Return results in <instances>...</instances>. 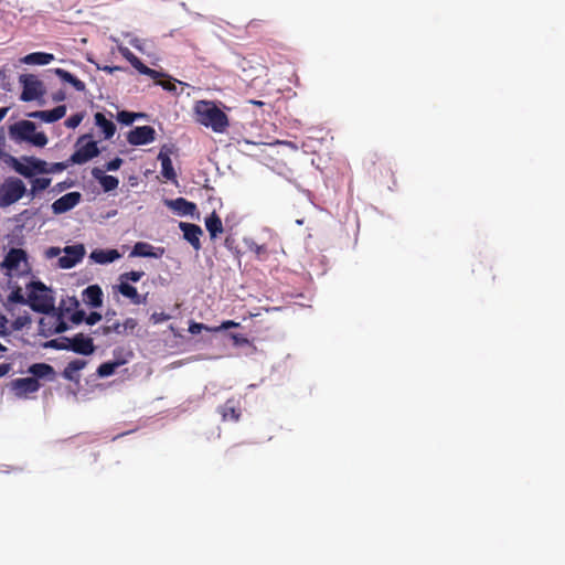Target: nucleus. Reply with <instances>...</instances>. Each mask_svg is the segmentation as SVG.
<instances>
[{
  "mask_svg": "<svg viewBox=\"0 0 565 565\" xmlns=\"http://www.w3.org/2000/svg\"><path fill=\"white\" fill-rule=\"evenodd\" d=\"M193 113H195L196 122L213 130V132L223 134L227 130V115L221 110L214 102L205 99L196 102L195 107H193Z\"/></svg>",
  "mask_w": 565,
  "mask_h": 565,
  "instance_id": "f257e3e1",
  "label": "nucleus"
},
{
  "mask_svg": "<svg viewBox=\"0 0 565 565\" xmlns=\"http://www.w3.org/2000/svg\"><path fill=\"white\" fill-rule=\"evenodd\" d=\"M8 136L17 143H30L33 147L43 148L47 145V136L42 131H35V125L28 119H21L8 127Z\"/></svg>",
  "mask_w": 565,
  "mask_h": 565,
  "instance_id": "f03ea898",
  "label": "nucleus"
},
{
  "mask_svg": "<svg viewBox=\"0 0 565 565\" xmlns=\"http://www.w3.org/2000/svg\"><path fill=\"white\" fill-rule=\"evenodd\" d=\"M78 306L79 302L75 297L62 299L61 305H58V312L50 315L47 318H41L40 326L42 332L63 333L68 330V324H66L63 318L71 311L79 310Z\"/></svg>",
  "mask_w": 565,
  "mask_h": 565,
  "instance_id": "7ed1b4c3",
  "label": "nucleus"
},
{
  "mask_svg": "<svg viewBox=\"0 0 565 565\" xmlns=\"http://www.w3.org/2000/svg\"><path fill=\"white\" fill-rule=\"evenodd\" d=\"M28 288H30V295H28L26 303H30L33 310L46 315L55 311L52 291L49 288L40 281H31Z\"/></svg>",
  "mask_w": 565,
  "mask_h": 565,
  "instance_id": "20e7f679",
  "label": "nucleus"
},
{
  "mask_svg": "<svg viewBox=\"0 0 565 565\" xmlns=\"http://www.w3.org/2000/svg\"><path fill=\"white\" fill-rule=\"evenodd\" d=\"M25 194V185L17 177H9L0 184V207H8L20 201Z\"/></svg>",
  "mask_w": 565,
  "mask_h": 565,
  "instance_id": "39448f33",
  "label": "nucleus"
},
{
  "mask_svg": "<svg viewBox=\"0 0 565 565\" xmlns=\"http://www.w3.org/2000/svg\"><path fill=\"white\" fill-rule=\"evenodd\" d=\"M10 167L18 174L24 178H32L36 174L47 173V162L35 157L10 158Z\"/></svg>",
  "mask_w": 565,
  "mask_h": 565,
  "instance_id": "423d86ee",
  "label": "nucleus"
},
{
  "mask_svg": "<svg viewBox=\"0 0 565 565\" xmlns=\"http://www.w3.org/2000/svg\"><path fill=\"white\" fill-rule=\"evenodd\" d=\"M89 136H83L78 138L77 145H75V151L68 158L71 164H84L89 160L98 157L99 149L94 140H86Z\"/></svg>",
  "mask_w": 565,
  "mask_h": 565,
  "instance_id": "0eeeda50",
  "label": "nucleus"
},
{
  "mask_svg": "<svg viewBox=\"0 0 565 565\" xmlns=\"http://www.w3.org/2000/svg\"><path fill=\"white\" fill-rule=\"evenodd\" d=\"M20 84L23 86L20 99L23 102L35 100L43 96V85L34 74H21Z\"/></svg>",
  "mask_w": 565,
  "mask_h": 565,
  "instance_id": "6e6552de",
  "label": "nucleus"
},
{
  "mask_svg": "<svg viewBox=\"0 0 565 565\" xmlns=\"http://www.w3.org/2000/svg\"><path fill=\"white\" fill-rule=\"evenodd\" d=\"M23 264V271H29L28 266V254L22 248H11L8 250L7 255H4L3 262H1V267L6 268L8 271H18L19 266Z\"/></svg>",
  "mask_w": 565,
  "mask_h": 565,
  "instance_id": "1a4fd4ad",
  "label": "nucleus"
},
{
  "mask_svg": "<svg viewBox=\"0 0 565 565\" xmlns=\"http://www.w3.org/2000/svg\"><path fill=\"white\" fill-rule=\"evenodd\" d=\"M85 256V247L82 244L68 245L64 247V255L58 257V267L62 269H71L81 263Z\"/></svg>",
  "mask_w": 565,
  "mask_h": 565,
  "instance_id": "9d476101",
  "label": "nucleus"
},
{
  "mask_svg": "<svg viewBox=\"0 0 565 565\" xmlns=\"http://www.w3.org/2000/svg\"><path fill=\"white\" fill-rule=\"evenodd\" d=\"M128 143L135 147L151 143L154 140V129L151 126L135 127L126 136Z\"/></svg>",
  "mask_w": 565,
  "mask_h": 565,
  "instance_id": "9b49d317",
  "label": "nucleus"
},
{
  "mask_svg": "<svg viewBox=\"0 0 565 565\" xmlns=\"http://www.w3.org/2000/svg\"><path fill=\"white\" fill-rule=\"evenodd\" d=\"M41 387L36 377H20L11 382V390L18 397H25L28 394L38 392Z\"/></svg>",
  "mask_w": 565,
  "mask_h": 565,
  "instance_id": "f8f14e48",
  "label": "nucleus"
},
{
  "mask_svg": "<svg viewBox=\"0 0 565 565\" xmlns=\"http://www.w3.org/2000/svg\"><path fill=\"white\" fill-rule=\"evenodd\" d=\"M79 201H82L81 193L75 191L71 193H65V195L52 202V213L63 214L78 205Z\"/></svg>",
  "mask_w": 565,
  "mask_h": 565,
  "instance_id": "ddd939ff",
  "label": "nucleus"
},
{
  "mask_svg": "<svg viewBox=\"0 0 565 565\" xmlns=\"http://www.w3.org/2000/svg\"><path fill=\"white\" fill-rule=\"evenodd\" d=\"M76 354H81L84 356L92 355L94 351L93 340L89 337H86L83 333L75 334L74 338L71 339V344H68V350Z\"/></svg>",
  "mask_w": 565,
  "mask_h": 565,
  "instance_id": "4468645a",
  "label": "nucleus"
},
{
  "mask_svg": "<svg viewBox=\"0 0 565 565\" xmlns=\"http://www.w3.org/2000/svg\"><path fill=\"white\" fill-rule=\"evenodd\" d=\"M179 228L183 233V239L189 242L190 246L193 247V249L199 250L201 249V242L200 237L202 235V230L200 225L193 224V223H179Z\"/></svg>",
  "mask_w": 565,
  "mask_h": 565,
  "instance_id": "2eb2a0df",
  "label": "nucleus"
},
{
  "mask_svg": "<svg viewBox=\"0 0 565 565\" xmlns=\"http://www.w3.org/2000/svg\"><path fill=\"white\" fill-rule=\"evenodd\" d=\"M66 107L64 105L55 106L51 110H36L28 114L30 118L40 119L46 124H54L65 116Z\"/></svg>",
  "mask_w": 565,
  "mask_h": 565,
  "instance_id": "dca6fc26",
  "label": "nucleus"
},
{
  "mask_svg": "<svg viewBox=\"0 0 565 565\" xmlns=\"http://www.w3.org/2000/svg\"><path fill=\"white\" fill-rule=\"evenodd\" d=\"M82 301L90 308L103 306V291L98 285H90L82 291Z\"/></svg>",
  "mask_w": 565,
  "mask_h": 565,
  "instance_id": "f3484780",
  "label": "nucleus"
},
{
  "mask_svg": "<svg viewBox=\"0 0 565 565\" xmlns=\"http://www.w3.org/2000/svg\"><path fill=\"white\" fill-rule=\"evenodd\" d=\"M163 254V248L159 247L157 248V252L154 250L153 246L143 243L138 242L132 246L131 253H129V257H152V258H159Z\"/></svg>",
  "mask_w": 565,
  "mask_h": 565,
  "instance_id": "a211bd4d",
  "label": "nucleus"
},
{
  "mask_svg": "<svg viewBox=\"0 0 565 565\" xmlns=\"http://www.w3.org/2000/svg\"><path fill=\"white\" fill-rule=\"evenodd\" d=\"M92 175L98 180L99 185H102V189L105 192L114 191L119 184V180L116 177L111 174H104L103 170L99 168H93Z\"/></svg>",
  "mask_w": 565,
  "mask_h": 565,
  "instance_id": "6ab92c4d",
  "label": "nucleus"
},
{
  "mask_svg": "<svg viewBox=\"0 0 565 565\" xmlns=\"http://www.w3.org/2000/svg\"><path fill=\"white\" fill-rule=\"evenodd\" d=\"M170 209L179 213L180 215H192L196 212V204L185 200L184 198H178L167 202Z\"/></svg>",
  "mask_w": 565,
  "mask_h": 565,
  "instance_id": "aec40b11",
  "label": "nucleus"
},
{
  "mask_svg": "<svg viewBox=\"0 0 565 565\" xmlns=\"http://www.w3.org/2000/svg\"><path fill=\"white\" fill-rule=\"evenodd\" d=\"M118 292L121 294V296L128 298L131 300V303L139 306L145 303V299H147V296H141L137 292L136 287L131 286L127 281H121L118 285Z\"/></svg>",
  "mask_w": 565,
  "mask_h": 565,
  "instance_id": "412c9836",
  "label": "nucleus"
},
{
  "mask_svg": "<svg viewBox=\"0 0 565 565\" xmlns=\"http://www.w3.org/2000/svg\"><path fill=\"white\" fill-rule=\"evenodd\" d=\"M52 72H54V74L57 75V77L61 78L62 82L74 87L75 90L85 92V83L73 76V74L67 72L66 70L55 67L54 70H52Z\"/></svg>",
  "mask_w": 565,
  "mask_h": 565,
  "instance_id": "4be33fe9",
  "label": "nucleus"
},
{
  "mask_svg": "<svg viewBox=\"0 0 565 565\" xmlns=\"http://www.w3.org/2000/svg\"><path fill=\"white\" fill-rule=\"evenodd\" d=\"M119 257L117 249H96L90 253V259L99 265L109 264Z\"/></svg>",
  "mask_w": 565,
  "mask_h": 565,
  "instance_id": "5701e85b",
  "label": "nucleus"
},
{
  "mask_svg": "<svg viewBox=\"0 0 565 565\" xmlns=\"http://www.w3.org/2000/svg\"><path fill=\"white\" fill-rule=\"evenodd\" d=\"M53 61V54L46 52H33L23 58L21 62L28 65H49Z\"/></svg>",
  "mask_w": 565,
  "mask_h": 565,
  "instance_id": "b1692460",
  "label": "nucleus"
},
{
  "mask_svg": "<svg viewBox=\"0 0 565 565\" xmlns=\"http://www.w3.org/2000/svg\"><path fill=\"white\" fill-rule=\"evenodd\" d=\"M157 160L160 161V168H162L160 173H162V177L166 178V180L174 181L177 179V173L173 170L170 157L164 152H159Z\"/></svg>",
  "mask_w": 565,
  "mask_h": 565,
  "instance_id": "393cba45",
  "label": "nucleus"
},
{
  "mask_svg": "<svg viewBox=\"0 0 565 565\" xmlns=\"http://www.w3.org/2000/svg\"><path fill=\"white\" fill-rule=\"evenodd\" d=\"M205 226L207 233H210L211 239H214L215 237H217L218 234H221L224 231L222 228L221 217L217 216V213H215L214 211L213 213L210 214V216L205 218Z\"/></svg>",
  "mask_w": 565,
  "mask_h": 565,
  "instance_id": "a878e982",
  "label": "nucleus"
},
{
  "mask_svg": "<svg viewBox=\"0 0 565 565\" xmlns=\"http://www.w3.org/2000/svg\"><path fill=\"white\" fill-rule=\"evenodd\" d=\"M95 125L102 129L105 139H110L114 132H116V126L113 121L108 120L103 113L95 114Z\"/></svg>",
  "mask_w": 565,
  "mask_h": 565,
  "instance_id": "bb28decb",
  "label": "nucleus"
},
{
  "mask_svg": "<svg viewBox=\"0 0 565 565\" xmlns=\"http://www.w3.org/2000/svg\"><path fill=\"white\" fill-rule=\"evenodd\" d=\"M221 416H223L224 420H233L236 422L241 417V411L237 405H235L234 401H226L223 406H221Z\"/></svg>",
  "mask_w": 565,
  "mask_h": 565,
  "instance_id": "cd10ccee",
  "label": "nucleus"
},
{
  "mask_svg": "<svg viewBox=\"0 0 565 565\" xmlns=\"http://www.w3.org/2000/svg\"><path fill=\"white\" fill-rule=\"evenodd\" d=\"M28 372H30V374L33 375V379H52L53 374H55L53 367L46 363H36L30 366V369H28Z\"/></svg>",
  "mask_w": 565,
  "mask_h": 565,
  "instance_id": "c85d7f7f",
  "label": "nucleus"
},
{
  "mask_svg": "<svg viewBox=\"0 0 565 565\" xmlns=\"http://www.w3.org/2000/svg\"><path fill=\"white\" fill-rule=\"evenodd\" d=\"M85 365L86 362L83 360H74L68 362L67 366L64 369V377L68 381H73L75 379V374L83 370Z\"/></svg>",
  "mask_w": 565,
  "mask_h": 565,
  "instance_id": "c756f323",
  "label": "nucleus"
},
{
  "mask_svg": "<svg viewBox=\"0 0 565 565\" xmlns=\"http://www.w3.org/2000/svg\"><path fill=\"white\" fill-rule=\"evenodd\" d=\"M121 364H124V361L122 362H104V363L99 364V366L97 369V374L99 377H108V376L113 375L114 372H116V369L118 366H120Z\"/></svg>",
  "mask_w": 565,
  "mask_h": 565,
  "instance_id": "7c9ffc66",
  "label": "nucleus"
},
{
  "mask_svg": "<svg viewBox=\"0 0 565 565\" xmlns=\"http://www.w3.org/2000/svg\"><path fill=\"white\" fill-rule=\"evenodd\" d=\"M49 185H50L49 178L40 177V178L33 179V181H31V191H30L31 196H34V194L44 191L46 188H49Z\"/></svg>",
  "mask_w": 565,
  "mask_h": 565,
  "instance_id": "2f4dec72",
  "label": "nucleus"
},
{
  "mask_svg": "<svg viewBox=\"0 0 565 565\" xmlns=\"http://www.w3.org/2000/svg\"><path fill=\"white\" fill-rule=\"evenodd\" d=\"M141 113H131L128 110H121L118 113V121L119 124L124 126H129L136 120L137 118L141 117Z\"/></svg>",
  "mask_w": 565,
  "mask_h": 565,
  "instance_id": "473e14b6",
  "label": "nucleus"
},
{
  "mask_svg": "<svg viewBox=\"0 0 565 565\" xmlns=\"http://www.w3.org/2000/svg\"><path fill=\"white\" fill-rule=\"evenodd\" d=\"M70 340L72 338L61 337L58 339H52L47 342V347L54 350H68Z\"/></svg>",
  "mask_w": 565,
  "mask_h": 565,
  "instance_id": "72a5a7b5",
  "label": "nucleus"
},
{
  "mask_svg": "<svg viewBox=\"0 0 565 565\" xmlns=\"http://www.w3.org/2000/svg\"><path fill=\"white\" fill-rule=\"evenodd\" d=\"M143 271L142 270H131L129 273H122L121 276H119V281L121 282H139V280L142 278Z\"/></svg>",
  "mask_w": 565,
  "mask_h": 565,
  "instance_id": "f704fd0d",
  "label": "nucleus"
},
{
  "mask_svg": "<svg viewBox=\"0 0 565 565\" xmlns=\"http://www.w3.org/2000/svg\"><path fill=\"white\" fill-rule=\"evenodd\" d=\"M110 333H116L118 335L126 334V329L122 328L119 321H115L110 324H105V335H108Z\"/></svg>",
  "mask_w": 565,
  "mask_h": 565,
  "instance_id": "c9c22d12",
  "label": "nucleus"
},
{
  "mask_svg": "<svg viewBox=\"0 0 565 565\" xmlns=\"http://www.w3.org/2000/svg\"><path fill=\"white\" fill-rule=\"evenodd\" d=\"M82 120H83V113H75V114L71 115L70 117H67V119H65L64 125L67 128L75 129L79 126V124H82Z\"/></svg>",
  "mask_w": 565,
  "mask_h": 565,
  "instance_id": "e433bc0d",
  "label": "nucleus"
},
{
  "mask_svg": "<svg viewBox=\"0 0 565 565\" xmlns=\"http://www.w3.org/2000/svg\"><path fill=\"white\" fill-rule=\"evenodd\" d=\"M8 301L11 303H26L28 300L24 299V296L22 295V290L20 287H17L13 289V291L10 292V296H8Z\"/></svg>",
  "mask_w": 565,
  "mask_h": 565,
  "instance_id": "4c0bfd02",
  "label": "nucleus"
},
{
  "mask_svg": "<svg viewBox=\"0 0 565 565\" xmlns=\"http://www.w3.org/2000/svg\"><path fill=\"white\" fill-rule=\"evenodd\" d=\"M247 247H249V250L254 253V255H256L257 258L263 259L266 257L265 245H258L255 242H250L249 245H247Z\"/></svg>",
  "mask_w": 565,
  "mask_h": 565,
  "instance_id": "58836bf2",
  "label": "nucleus"
},
{
  "mask_svg": "<svg viewBox=\"0 0 565 565\" xmlns=\"http://www.w3.org/2000/svg\"><path fill=\"white\" fill-rule=\"evenodd\" d=\"M206 330L207 332H212V327H209L202 322H192L189 326V332L193 335L200 334L201 331Z\"/></svg>",
  "mask_w": 565,
  "mask_h": 565,
  "instance_id": "ea45409f",
  "label": "nucleus"
},
{
  "mask_svg": "<svg viewBox=\"0 0 565 565\" xmlns=\"http://www.w3.org/2000/svg\"><path fill=\"white\" fill-rule=\"evenodd\" d=\"M67 315H71L68 316V320L72 321V323L74 324H79L83 322V320L85 319L86 315H85V311L83 310H75V311H71L70 313Z\"/></svg>",
  "mask_w": 565,
  "mask_h": 565,
  "instance_id": "a19ab883",
  "label": "nucleus"
},
{
  "mask_svg": "<svg viewBox=\"0 0 565 565\" xmlns=\"http://www.w3.org/2000/svg\"><path fill=\"white\" fill-rule=\"evenodd\" d=\"M72 163H70L68 161L67 162H57V163H53L51 166L47 164V173L61 172V171L65 170Z\"/></svg>",
  "mask_w": 565,
  "mask_h": 565,
  "instance_id": "79ce46f5",
  "label": "nucleus"
},
{
  "mask_svg": "<svg viewBox=\"0 0 565 565\" xmlns=\"http://www.w3.org/2000/svg\"><path fill=\"white\" fill-rule=\"evenodd\" d=\"M139 73L149 76L152 79H158L163 77L164 75L157 70H152L150 67H143L142 70H138Z\"/></svg>",
  "mask_w": 565,
  "mask_h": 565,
  "instance_id": "37998d69",
  "label": "nucleus"
},
{
  "mask_svg": "<svg viewBox=\"0 0 565 565\" xmlns=\"http://www.w3.org/2000/svg\"><path fill=\"white\" fill-rule=\"evenodd\" d=\"M103 317L100 316L99 312L97 311H92L90 313H88L87 316H85V323L89 324V326H94L96 323H98V321L102 319Z\"/></svg>",
  "mask_w": 565,
  "mask_h": 565,
  "instance_id": "c03bdc74",
  "label": "nucleus"
},
{
  "mask_svg": "<svg viewBox=\"0 0 565 565\" xmlns=\"http://www.w3.org/2000/svg\"><path fill=\"white\" fill-rule=\"evenodd\" d=\"M121 164H122V159L116 157L113 160L108 161V163L105 164V170L117 171Z\"/></svg>",
  "mask_w": 565,
  "mask_h": 565,
  "instance_id": "a18cd8bd",
  "label": "nucleus"
},
{
  "mask_svg": "<svg viewBox=\"0 0 565 565\" xmlns=\"http://www.w3.org/2000/svg\"><path fill=\"white\" fill-rule=\"evenodd\" d=\"M119 54L125 57L126 61L139 60L127 46H119Z\"/></svg>",
  "mask_w": 565,
  "mask_h": 565,
  "instance_id": "49530a36",
  "label": "nucleus"
},
{
  "mask_svg": "<svg viewBox=\"0 0 565 565\" xmlns=\"http://www.w3.org/2000/svg\"><path fill=\"white\" fill-rule=\"evenodd\" d=\"M237 326H238L237 322H235L233 320H226L223 323H221V326L213 327V332H220L222 330H227V329H231V328H235Z\"/></svg>",
  "mask_w": 565,
  "mask_h": 565,
  "instance_id": "de8ad7c7",
  "label": "nucleus"
},
{
  "mask_svg": "<svg viewBox=\"0 0 565 565\" xmlns=\"http://www.w3.org/2000/svg\"><path fill=\"white\" fill-rule=\"evenodd\" d=\"M150 319H152L153 323H162L170 319V316L164 312H153Z\"/></svg>",
  "mask_w": 565,
  "mask_h": 565,
  "instance_id": "09e8293b",
  "label": "nucleus"
},
{
  "mask_svg": "<svg viewBox=\"0 0 565 565\" xmlns=\"http://www.w3.org/2000/svg\"><path fill=\"white\" fill-rule=\"evenodd\" d=\"M122 328H125L126 331H132L137 327V320L134 318H126L124 322H121Z\"/></svg>",
  "mask_w": 565,
  "mask_h": 565,
  "instance_id": "8fccbe9b",
  "label": "nucleus"
},
{
  "mask_svg": "<svg viewBox=\"0 0 565 565\" xmlns=\"http://www.w3.org/2000/svg\"><path fill=\"white\" fill-rule=\"evenodd\" d=\"M61 252H63V249H61L60 247L52 246L47 247L46 253H44V255H46L47 259H52L54 257H58Z\"/></svg>",
  "mask_w": 565,
  "mask_h": 565,
  "instance_id": "3c124183",
  "label": "nucleus"
},
{
  "mask_svg": "<svg viewBox=\"0 0 565 565\" xmlns=\"http://www.w3.org/2000/svg\"><path fill=\"white\" fill-rule=\"evenodd\" d=\"M157 85H159L160 87H162V89L168 90V92H174V89H177L174 87V84L170 81L157 82Z\"/></svg>",
  "mask_w": 565,
  "mask_h": 565,
  "instance_id": "603ef678",
  "label": "nucleus"
},
{
  "mask_svg": "<svg viewBox=\"0 0 565 565\" xmlns=\"http://www.w3.org/2000/svg\"><path fill=\"white\" fill-rule=\"evenodd\" d=\"M128 62H129V64H131L132 68H135L136 71L149 68L147 65H145L142 63V61H140V58H136V60L128 61Z\"/></svg>",
  "mask_w": 565,
  "mask_h": 565,
  "instance_id": "864d4df0",
  "label": "nucleus"
},
{
  "mask_svg": "<svg viewBox=\"0 0 565 565\" xmlns=\"http://www.w3.org/2000/svg\"><path fill=\"white\" fill-rule=\"evenodd\" d=\"M99 70H102V71H104V72H106L108 74H114V73H116L118 71H122V67L116 66V65L115 66L104 65V66L99 67Z\"/></svg>",
  "mask_w": 565,
  "mask_h": 565,
  "instance_id": "5fc2aeb1",
  "label": "nucleus"
},
{
  "mask_svg": "<svg viewBox=\"0 0 565 565\" xmlns=\"http://www.w3.org/2000/svg\"><path fill=\"white\" fill-rule=\"evenodd\" d=\"M6 323H8V321L6 320L4 316L0 315V337L8 334V329L6 328Z\"/></svg>",
  "mask_w": 565,
  "mask_h": 565,
  "instance_id": "6e6d98bb",
  "label": "nucleus"
},
{
  "mask_svg": "<svg viewBox=\"0 0 565 565\" xmlns=\"http://www.w3.org/2000/svg\"><path fill=\"white\" fill-rule=\"evenodd\" d=\"M9 372H11V364H0V379L4 377Z\"/></svg>",
  "mask_w": 565,
  "mask_h": 565,
  "instance_id": "4d7b16f0",
  "label": "nucleus"
},
{
  "mask_svg": "<svg viewBox=\"0 0 565 565\" xmlns=\"http://www.w3.org/2000/svg\"><path fill=\"white\" fill-rule=\"evenodd\" d=\"M52 100L55 103H61L65 100V93L63 90H58L52 95Z\"/></svg>",
  "mask_w": 565,
  "mask_h": 565,
  "instance_id": "13d9d810",
  "label": "nucleus"
},
{
  "mask_svg": "<svg viewBox=\"0 0 565 565\" xmlns=\"http://www.w3.org/2000/svg\"><path fill=\"white\" fill-rule=\"evenodd\" d=\"M115 316H116V311H114V310L106 311V313H105L106 322L109 323L113 320V317H115Z\"/></svg>",
  "mask_w": 565,
  "mask_h": 565,
  "instance_id": "bf43d9fd",
  "label": "nucleus"
},
{
  "mask_svg": "<svg viewBox=\"0 0 565 565\" xmlns=\"http://www.w3.org/2000/svg\"><path fill=\"white\" fill-rule=\"evenodd\" d=\"M93 334H95V335H98V334L104 335V324L98 327L97 329H95V331H93Z\"/></svg>",
  "mask_w": 565,
  "mask_h": 565,
  "instance_id": "052dcab7",
  "label": "nucleus"
},
{
  "mask_svg": "<svg viewBox=\"0 0 565 565\" xmlns=\"http://www.w3.org/2000/svg\"><path fill=\"white\" fill-rule=\"evenodd\" d=\"M6 114H8V108L7 107L0 108V120H2L4 118Z\"/></svg>",
  "mask_w": 565,
  "mask_h": 565,
  "instance_id": "680f3d73",
  "label": "nucleus"
},
{
  "mask_svg": "<svg viewBox=\"0 0 565 565\" xmlns=\"http://www.w3.org/2000/svg\"><path fill=\"white\" fill-rule=\"evenodd\" d=\"M8 351V348H6L3 344L0 343V358Z\"/></svg>",
  "mask_w": 565,
  "mask_h": 565,
  "instance_id": "e2e57ef3",
  "label": "nucleus"
},
{
  "mask_svg": "<svg viewBox=\"0 0 565 565\" xmlns=\"http://www.w3.org/2000/svg\"><path fill=\"white\" fill-rule=\"evenodd\" d=\"M237 448V446H233L232 448H230V450H227V454L232 455V456H235V449Z\"/></svg>",
  "mask_w": 565,
  "mask_h": 565,
  "instance_id": "0e129e2a",
  "label": "nucleus"
}]
</instances>
